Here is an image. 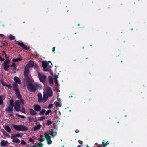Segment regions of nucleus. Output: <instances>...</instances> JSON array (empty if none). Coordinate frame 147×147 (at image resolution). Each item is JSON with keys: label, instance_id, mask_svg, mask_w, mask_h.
<instances>
[{"label": "nucleus", "instance_id": "13", "mask_svg": "<svg viewBox=\"0 0 147 147\" xmlns=\"http://www.w3.org/2000/svg\"><path fill=\"white\" fill-rule=\"evenodd\" d=\"M29 111L30 115H36L37 114L36 111L32 109H29Z\"/></svg>", "mask_w": 147, "mask_h": 147}, {"label": "nucleus", "instance_id": "17", "mask_svg": "<svg viewBox=\"0 0 147 147\" xmlns=\"http://www.w3.org/2000/svg\"><path fill=\"white\" fill-rule=\"evenodd\" d=\"M38 101L40 103L42 102V95L41 93H39L38 94Z\"/></svg>", "mask_w": 147, "mask_h": 147}, {"label": "nucleus", "instance_id": "3", "mask_svg": "<svg viewBox=\"0 0 147 147\" xmlns=\"http://www.w3.org/2000/svg\"><path fill=\"white\" fill-rule=\"evenodd\" d=\"M51 135L52 136H54L57 135V133L51 130L49 134H45V138L46 139L47 142L48 144H51L52 141L51 139L50 135Z\"/></svg>", "mask_w": 147, "mask_h": 147}, {"label": "nucleus", "instance_id": "15", "mask_svg": "<svg viewBox=\"0 0 147 147\" xmlns=\"http://www.w3.org/2000/svg\"><path fill=\"white\" fill-rule=\"evenodd\" d=\"M8 143V142L7 141L2 140L1 142V146L3 147H5Z\"/></svg>", "mask_w": 147, "mask_h": 147}, {"label": "nucleus", "instance_id": "52", "mask_svg": "<svg viewBox=\"0 0 147 147\" xmlns=\"http://www.w3.org/2000/svg\"><path fill=\"white\" fill-rule=\"evenodd\" d=\"M29 147H36V146L35 145H33L32 146H30Z\"/></svg>", "mask_w": 147, "mask_h": 147}, {"label": "nucleus", "instance_id": "51", "mask_svg": "<svg viewBox=\"0 0 147 147\" xmlns=\"http://www.w3.org/2000/svg\"><path fill=\"white\" fill-rule=\"evenodd\" d=\"M5 36L3 34H0V36Z\"/></svg>", "mask_w": 147, "mask_h": 147}, {"label": "nucleus", "instance_id": "60", "mask_svg": "<svg viewBox=\"0 0 147 147\" xmlns=\"http://www.w3.org/2000/svg\"><path fill=\"white\" fill-rule=\"evenodd\" d=\"M82 48H83V49H84V47H82Z\"/></svg>", "mask_w": 147, "mask_h": 147}, {"label": "nucleus", "instance_id": "12", "mask_svg": "<svg viewBox=\"0 0 147 147\" xmlns=\"http://www.w3.org/2000/svg\"><path fill=\"white\" fill-rule=\"evenodd\" d=\"M11 138L12 139V142L14 143H19L20 142L19 139L12 136H11Z\"/></svg>", "mask_w": 147, "mask_h": 147}, {"label": "nucleus", "instance_id": "53", "mask_svg": "<svg viewBox=\"0 0 147 147\" xmlns=\"http://www.w3.org/2000/svg\"><path fill=\"white\" fill-rule=\"evenodd\" d=\"M40 138H43V136L42 135H40Z\"/></svg>", "mask_w": 147, "mask_h": 147}, {"label": "nucleus", "instance_id": "26", "mask_svg": "<svg viewBox=\"0 0 147 147\" xmlns=\"http://www.w3.org/2000/svg\"><path fill=\"white\" fill-rule=\"evenodd\" d=\"M46 112V111L45 109H42V110L39 113L40 115H43Z\"/></svg>", "mask_w": 147, "mask_h": 147}, {"label": "nucleus", "instance_id": "45", "mask_svg": "<svg viewBox=\"0 0 147 147\" xmlns=\"http://www.w3.org/2000/svg\"><path fill=\"white\" fill-rule=\"evenodd\" d=\"M55 83L57 84V85L58 86V80H56V79H55Z\"/></svg>", "mask_w": 147, "mask_h": 147}, {"label": "nucleus", "instance_id": "7", "mask_svg": "<svg viewBox=\"0 0 147 147\" xmlns=\"http://www.w3.org/2000/svg\"><path fill=\"white\" fill-rule=\"evenodd\" d=\"M9 61V60L8 59H7L4 62V69L6 71L8 70V68L10 66Z\"/></svg>", "mask_w": 147, "mask_h": 147}, {"label": "nucleus", "instance_id": "19", "mask_svg": "<svg viewBox=\"0 0 147 147\" xmlns=\"http://www.w3.org/2000/svg\"><path fill=\"white\" fill-rule=\"evenodd\" d=\"M14 80L16 83H17L18 84H20V79L19 78H18L17 77H15L14 78Z\"/></svg>", "mask_w": 147, "mask_h": 147}, {"label": "nucleus", "instance_id": "28", "mask_svg": "<svg viewBox=\"0 0 147 147\" xmlns=\"http://www.w3.org/2000/svg\"><path fill=\"white\" fill-rule=\"evenodd\" d=\"M4 96L3 95L0 96V105L3 103V98Z\"/></svg>", "mask_w": 147, "mask_h": 147}, {"label": "nucleus", "instance_id": "11", "mask_svg": "<svg viewBox=\"0 0 147 147\" xmlns=\"http://www.w3.org/2000/svg\"><path fill=\"white\" fill-rule=\"evenodd\" d=\"M29 71V69L25 67L24 72V75L26 77V79L27 81H28V80L27 79V78H31V77H27Z\"/></svg>", "mask_w": 147, "mask_h": 147}, {"label": "nucleus", "instance_id": "23", "mask_svg": "<svg viewBox=\"0 0 147 147\" xmlns=\"http://www.w3.org/2000/svg\"><path fill=\"white\" fill-rule=\"evenodd\" d=\"M48 79L50 83L51 84L53 85V81L52 77L50 76L49 77Z\"/></svg>", "mask_w": 147, "mask_h": 147}, {"label": "nucleus", "instance_id": "29", "mask_svg": "<svg viewBox=\"0 0 147 147\" xmlns=\"http://www.w3.org/2000/svg\"><path fill=\"white\" fill-rule=\"evenodd\" d=\"M62 104L60 103L57 102L56 105V107H61V106Z\"/></svg>", "mask_w": 147, "mask_h": 147}, {"label": "nucleus", "instance_id": "42", "mask_svg": "<svg viewBox=\"0 0 147 147\" xmlns=\"http://www.w3.org/2000/svg\"><path fill=\"white\" fill-rule=\"evenodd\" d=\"M0 82H1V84L3 86H6V84H5L3 81L2 80H1Z\"/></svg>", "mask_w": 147, "mask_h": 147}, {"label": "nucleus", "instance_id": "41", "mask_svg": "<svg viewBox=\"0 0 147 147\" xmlns=\"http://www.w3.org/2000/svg\"><path fill=\"white\" fill-rule=\"evenodd\" d=\"M38 67V65L37 64H35L34 67V68L35 69H36Z\"/></svg>", "mask_w": 147, "mask_h": 147}, {"label": "nucleus", "instance_id": "35", "mask_svg": "<svg viewBox=\"0 0 147 147\" xmlns=\"http://www.w3.org/2000/svg\"><path fill=\"white\" fill-rule=\"evenodd\" d=\"M20 144L22 145H25L26 144V143L25 141L23 140H22Z\"/></svg>", "mask_w": 147, "mask_h": 147}, {"label": "nucleus", "instance_id": "4", "mask_svg": "<svg viewBox=\"0 0 147 147\" xmlns=\"http://www.w3.org/2000/svg\"><path fill=\"white\" fill-rule=\"evenodd\" d=\"M42 64L44 71H48L49 70L48 68H51L52 66V63L50 61L47 62L46 61H43L42 62Z\"/></svg>", "mask_w": 147, "mask_h": 147}, {"label": "nucleus", "instance_id": "20", "mask_svg": "<svg viewBox=\"0 0 147 147\" xmlns=\"http://www.w3.org/2000/svg\"><path fill=\"white\" fill-rule=\"evenodd\" d=\"M11 136L14 137L16 138V137H22L23 136V134H22L18 133L16 134L15 135H11Z\"/></svg>", "mask_w": 147, "mask_h": 147}, {"label": "nucleus", "instance_id": "54", "mask_svg": "<svg viewBox=\"0 0 147 147\" xmlns=\"http://www.w3.org/2000/svg\"><path fill=\"white\" fill-rule=\"evenodd\" d=\"M97 147H102V146L98 145L97 146Z\"/></svg>", "mask_w": 147, "mask_h": 147}, {"label": "nucleus", "instance_id": "2", "mask_svg": "<svg viewBox=\"0 0 147 147\" xmlns=\"http://www.w3.org/2000/svg\"><path fill=\"white\" fill-rule=\"evenodd\" d=\"M28 80V82L30 83H29L27 85L28 89L30 91L32 92L35 91L36 90V88L38 89H41L42 88V86L41 85L36 84L33 85L32 84L33 82V80L32 78H27Z\"/></svg>", "mask_w": 147, "mask_h": 147}, {"label": "nucleus", "instance_id": "58", "mask_svg": "<svg viewBox=\"0 0 147 147\" xmlns=\"http://www.w3.org/2000/svg\"><path fill=\"white\" fill-rule=\"evenodd\" d=\"M78 26H80V24H78Z\"/></svg>", "mask_w": 147, "mask_h": 147}, {"label": "nucleus", "instance_id": "32", "mask_svg": "<svg viewBox=\"0 0 147 147\" xmlns=\"http://www.w3.org/2000/svg\"><path fill=\"white\" fill-rule=\"evenodd\" d=\"M38 140L40 142H42L44 141L45 138H40L38 139Z\"/></svg>", "mask_w": 147, "mask_h": 147}, {"label": "nucleus", "instance_id": "27", "mask_svg": "<svg viewBox=\"0 0 147 147\" xmlns=\"http://www.w3.org/2000/svg\"><path fill=\"white\" fill-rule=\"evenodd\" d=\"M12 109L10 107H8V108H6V111L8 112H12L13 111Z\"/></svg>", "mask_w": 147, "mask_h": 147}, {"label": "nucleus", "instance_id": "40", "mask_svg": "<svg viewBox=\"0 0 147 147\" xmlns=\"http://www.w3.org/2000/svg\"><path fill=\"white\" fill-rule=\"evenodd\" d=\"M34 118H28V120L30 122H31L33 120Z\"/></svg>", "mask_w": 147, "mask_h": 147}, {"label": "nucleus", "instance_id": "34", "mask_svg": "<svg viewBox=\"0 0 147 147\" xmlns=\"http://www.w3.org/2000/svg\"><path fill=\"white\" fill-rule=\"evenodd\" d=\"M16 115L18 116L19 117H20L21 118L24 119L25 118V117L23 115H19L18 114H16Z\"/></svg>", "mask_w": 147, "mask_h": 147}, {"label": "nucleus", "instance_id": "21", "mask_svg": "<svg viewBox=\"0 0 147 147\" xmlns=\"http://www.w3.org/2000/svg\"><path fill=\"white\" fill-rule=\"evenodd\" d=\"M10 105L9 106V107L13 108V99H11L10 101Z\"/></svg>", "mask_w": 147, "mask_h": 147}, {"label": "nucleus", "instance_id": "62", "mask_svg": "<svg viewBox=\"0 0 147 147\" xmlns=\"http://www.w3.org/2000/svg\"><path fill=\"white\" fill-rule=\"evenodd\" d=\"M119 123V122H118V123Z\"/></svg>", "mask_w": 147, "mask_h": 147}, {"label": "nucleus", "instance_id": "8", "mask_svg": "<svg viewBox=\"0 0 147 147\" xmlns=\"http://www.w3.org/2000/svg\"><path fill=\"white\" fill-rule=\"evenodd\" d=\"M47 94L49 97H51L53 95V91L49 87H48L46 89Z\"/></svg>", "mask_w": 147, "mask_h": 147}, {"label": "nucleus", "instance_id": "6", "mask_svg": "<svg viewBox=\"0 0 147 147\" xmlns=\"http://www.w3.org/2000/svg\"><path fill=\"white\" fill-rule=\"evenodd\" d=\"M38 74L40 81L43 83H44L46 80V76L42 73L38 72Z\"/></svg>", "mask_w": 147, "mask_h": 147}, {"label": "nucleus", "instance_id": "5", "mask_svg": "<svg viewBox=\"0 0 147 147\" xmlns=\"http://www.w3.org/2000/svg\"><path fill=\"white\" fill-rule=\"evenodd\" d=\"M12 126L13 128L17 131H25L27 130V128L24 125H13Z\"/></svg>", "mask_w": 147, "mask_h": 147}, {"label": "nucleus", "instance_id": "25", "mask_svg": "<svg viewBox=\"0 0 147 147\" xmlns=\"http://www.w3.org/2000/svg\"><path fill=\"white\" fill-rule=\"evenodd\" d=\"M5 130L8 132H10L11 130L10 128L8 126H6L5 127Z\"/></svg>", "mask_w": 147, "mask_h": 147}, {"label": "nucleus", "instance_id": "39", "mask_svg": "<svg viewBox=\"0 0 147 147\" xmlns=\"http://www.w3.org/2000/svg\"><path fill=\"white\" fill-rule=\"evenodd\" d=\"M53 107V104H49L48 106V108H51Z\"/></svg>", "mask_w": 147, "mask_h": 147}, {"label": "nucleus", "instance_id": "16", "mask_svg": "<svg viewBox=\"0 0 147 147\" xmlns=\"http://www.w3.org/2000/svg\"><path fill=\"white\" fill-rule=\"evenodd\" d=\"M48 95L45 93H44L43 95V98H42V102H45L47 100L48 97Z\"/></svg>", "mask_w": 147, "mask_h": 147}, {"label": "nucleus", "instance_id": "14", "mask_svg": "<svg viewBox=\"0 0 147 147\" xmlns=\"http://www.w3.org/2000/svg\"><path fill=\"white\" fill-rule=\"evenodd\" d=\"M33 62L31 61H29L28 64L25 67L29 69V68L30 67H32L33 66Z\"/></svg>", "mask_w": 147, "mask_h": 147}, {"label": "nucleus", "instance_id": "43", "mask_svg": "<svg viewBox=\"0 0 147 147\" xmlns=\"http://www.w3.org/2000/svg\"><path fill=\"white\" fill-rule=\"evenodd\" d=\"M55 47H54L53 48L52 52L53 53H55Z\"/></svg>", "mask_w": 147, "mask_h": 147}, {"label": "nucleus", "instance_id": "57", "mask_svg": "<svg viewBox=\"0 0 147 147\" xmlns=\"http://www.w3.org/2000/svg\"><path fill=\"white\" fill-rule=\"evenodd\" d=\"M79 132V131H78V132L76 131H75V132L76 133H78V132Z\"/></svg>", "mask_w": 147, "mask_h": 147}, {"label": "nucleus", "instance_id": "37", "mask_svg": "<svg viewBox=\"0 0 147 147\" xmlns=\"http://www.w3.org/2000/svg\"><path fill=\"white\" fill-rule=\"evenodd\" d=\"M51 123H52L51 121L49 120H48V121H47V125H50V124H51Z\"/></svg>", "mask_w": 147, "mask_h": 147}, {"label": "nucleus", "instance_id": "63", "mask_svg": "<svg viewBox=\"0 0 147 147\" xmlns=\"http://www.w3.org/2000/svg\"><path fill=\"white\" fill-rule=\"evenodd\" d=\"M126 117V115H125V117Z\"/></svg>", "mask_w": 147, "mask_h": 147}, {"label": "nucleus", "instance_id": "18", "mask_svg": "<svg viewBox=\"0 0 147 147\" xmlns=\"http://www.w3.org/2000/svg\"><path fill=\"white\" fill-rule=\"evenodd\" d=\"M41 125H37L34 127V130L36 131L38 130L41 128Z\"/></svg>", "mask_w": 147, "mask_h": 147}, {"label": "nucleus", "instance_id": "47", "mask_svg": "<svg viewBox=\"0 0 147 147\" xmlns=\"http://www.w3.org/2000/svg\"><path fill=\"white\" fill-rule=\"evenodd\" d=\"M0 61H4V59L0 57Z\"/></svg>", "mask_w": 147, "mask_h": 147}, {"label": "nucleus", "instance_id": "59", "mask_svg": "<svg viewBox=\"0 0 147 147\" xmlns=\"http://www.w3.org/2000/svg\"><path fill=\"white\" fill-rule=\"evenodd\" d=\"M57 91L58 92H59V91H60L58 90Z\"/></svg>", "mask_w": 147, "mask_h": 147}, {"label": "nucleus", "instance_id": "48", "mask_svg": "<svg viewBox=\"0 0 147 147\" xmlns=\"http://www.w3.org/2000/svg\"><path fill=\"white\" fill-rule=\"evenodd\" d=\"M9 39L11 40H13L15 39V37H9Z\"/></svg>", "mask_w": 147, "mask_h": 147}, {"label": "nucleus", "instance_id": "46", "mask_svg": "<svg viewBox=\"0 0 147 147\" xmlns=\"http://www.w3.org/2000/svg\"><path fill=\"white\" fill-rule=\"evenodd\" d=\"M58 78V76L56 75L55 76V77H54L55 80V79L57 80V79Z\"/></svg>", "mask_w": 147, "mask_h": 147}, {"label": "nucleus", "instance_id": "30", "mask_svg": "<svg viewBox=\"0 0 147 147\" xmlns=\"http://www.w3.org/2000/svg\"><path fill=\"white\" fill-rule=\"evenodd\" d=\"M29 142H31L32 144H34V140L31 138H30L29 140Z\"/></svg>", "mask_w": 147, "mask_h": 147}, {"label": "nucleus", "instance_id": "31", "mask_svg": "<svg viewBox=\"0 0 147 147\" xmlns=\"http://www.w3.org/2000/svg\"><path fill=\"white\" fill-rule=\"evenodd\" d=\"M51 112V110L49 109L47 110L46 112L45 113V115H48L50 112Z\"/></svg>", "mask_w": 147, "mask_h": 147}, {"label": "nucleus", "instance_id": "50", "mask_svg": "<svg viewBox=\"0 0 147 147\" xmlns=\"http://www.w3.org/2000/svg\"><path fill=\"white\" fill-rule=\"evenodd\" d=\"M6 86H7L9 88H10L11 87L10 86H9V85H6Z\"/></svg>", "mask_w": 147, "mask_h": 147}, {"label": "nucleus", "instance_id": "36", "mask_svg": "<svg viewBox=\"0 0 147 147\" xmlns=\"http://www.w3.org/2000/svg\"><path fill=\"white\" fill-rule=\"evenodd\" d=\"M38 147H43V144L41 143H38Z\"/></svg>", "mask_w": 147, "mask_h": 147}, {"label": "nucleus", "instance_id": "1", "mask_svg": "<svg viewBox=\"0 0 147 147\" xmlns=\"http://www.w3.org/2000/svg\"><path fill=\"white\" fill-rule=\"evenodd\" d=\"M13 90L15 91V93L17 97L19 99V100L15 101L14 105V109L17 111H19L20 110V105L24 104V101L23 99H21V95L18 88V85L14 84L13 85Z\"/></svg>", "mask_w": 147, "mask_h": 147}, {"label": "nucleus", "instance_id": "33", "mask_svg": "<svg viewBox=\"0 0 147 147\" xmlns=\"http://www.w3.org/2000/svg\"><path fill=\"white\" fill-rule=\"evenodd\" d=\"M20 111L22 113H25L24 108L23 107H22V109L20 110Z\"/></svg>", "mask_w": 147, "mask_h": 147}, {"label": "nucleus", "instance_id": "55", "mask_svg": "<svg viewBox=\"0 0 147 147\" xmlns=\"http://www.w3.org/2000/svg\"><path fill=\"white\" fill-rule=\"evenodd\" d=\"M9 37H14L13 36H12L11 35H10Z\"/></svg>", "mask_w": 147, "mask_h": 147}, {"label": "nucleus", "instance_id": "9", "mask_svg": "<svg viewBox=\"0 0 147 147\" xmlns=\"http://www.w3.org/2000/svg\"><path fill=\"white\" fill-rule=\"evenodd\" d=\"M15 41L16 44L22 47L24 49L26 50H27L29 49V47H27V46L25 45L23 43L20 42L18 41H16V40Z\"/></svg>", "mask_w": 147, "mask_h": 147}, {"label": "nucleus", "instance_id": "24", "mask_svg": "<svg viewBox=\"0 0 147 147\" xmlns=\"http://www.w3.org/2000/svg\"><path fill=\"white\" fill-rule=\"evenodd\" d=\"M109 142L108 141H106L105 140L103 141L102 144L104 147H105L107 145L109 144Z\"/></svg>", "mask_w": 147, "mask_h": 147}, {"label": "nucleus", "instance_id": "22", "mask_svg": "<svg viewBox=\"0 0 147 147\" xmlns=\"http://www.w3.org/2000/svg\"><path fill=\"white\" fill-rule=\"evenodd\" d=\"M22 59V58L20 57L16 59H12V61L13 62H18L21 61Z\"/></svg>", "mask_w": 147, "mask_h": 147}, {"label": "nucleus", "instance_id": "44", "mask_svg": "<svg viewBox=\"0 0 147 147\" xmlns=\"http://www.w3.org/2000/svg\"><path fill=\"white\" fill-rule=\"evenodd\" d=\"M10 66L12 67H15V63H13L12 64V65H10Z\"/></svg>", "mask_w": 147, "mask_h": 147}, {"label": "nucleus", "instance_id": "56", "mask_svg": "<svg viewBox=\"0 0 147 147\" xmlns=\"http://www.w3.org/2000/svg\"><path fill=\"white\" fill-rule=\"evenodd\" d=\"M78 147H81L80 145H78Z\"/></svg>", "mask_w": 147, "mask_h": 147}, {"label": "nucleus", "instance_id": "49", "mask_svg": "<svg viewBox=\"0 0 147 147\" xmlns=\"http://www.w3.org/2000/svg\"><path fill=\"white\" fill-rule=\"evenodd\" d=\"M79 143L81 144H82L83 143V142L82 141H79Z\"/></svg>", "mask_w": 147, "mask_h": 147}, {"label": "nucleus", "instance_id": "64", "mask_svg": "<svg viewBox=\"0 0 147 147\" xmlns=\"http://www.w3.org/2000/svg\"><path fill=\"white\" fill-rule=\"evenodd\" d=\"M87 147H89L88 146H87Z\"/></svg>", "mask_w": 147, "mask_h": 147}, {"label": "nucleus", "instance_id": "38", "mask_svg": "<svg viewBox=\"0 0 147 147\" xmlns=\"http://www.w3.org/2000/svg\"><path fill=\"white\" fill-rule=\"evenodd\" d=\"M45 118H46L45 117V116H43V117H40L39 120L40 121H42V120H43Z\"/></svg>", "mask_w": 147, "mask_h": 147}, {"label": "nucleus", "instance_id": "10", "mask_svg": "<svg viewBox=\"0 0 147 147\" xmlns=\"http://www.w3.org/2000/svg\"><path fill=\"white\" fill-rule=\"evenodd\" d=\"M34 110L37 111L39 112L41 110V107L38 104H35L33 105Z\"/></svg>", "mask_w": 147, "mask_h": 147}, {"label": "nucleus", "instance_id": "61", "mask_svg": "<svg viewBox=\"0 0 147 147\" xmlns=\"http://www.w3.org/2000/svg\"><path fill=\"white\" fill-rule=\"evenodd\" d=\"M62 147H64V146H62Z\"/></svg>", "mask_w": 147, "mask_h": 147}]
</instances>
